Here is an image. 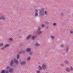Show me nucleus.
Here are the masks:
<instances>
[{"label":"nucleus","mask_w":73,"mask_h":73,"mask_svg":"<svg viewBox=\"0 0 73 73\" xmlns=\"http://www.w3.org/2000/svg\"><path fill=\"white\" fill-rule=\"evenodd\" d=\"M10 41H13V39L12 38H10L9 39Z\"/></svg>","instance_id":"nucleus-29"},{"label":"nucleus","mask_w":73,"mask_h":73,"mask_svg":"<svg viewBox=\"0 0 73 73\" xmlns=\"http://www.w3.org/2000/svg\"><path fill=\"white\" fill-rule=\"evenodd\" d=\"M36 38V36H33L31 38V39L32 40H33L35 39V38Z\"/></svg>","instance_id":"nucleus-13"},{"label":"nucleus","mask_w":73,"mask_h":73,"mask_svg":"<svg viewBox=\"0 0 73 73\" xmlns=\"http://www.w3.org/2000/svg\"><path fill=\"white\" fill-rule=\"evenodd\" d=\"M9 44H7L6 45H5L4 46L3 48H4V49H6V48L9 47Z\"/></svg>","instance_id":"nucleus-7"},{"label":"nucleus","mask_w":73,"mask_h":73,"mask_svg":"<svg viewBox=\"0 0 73 73\" xmlns=\"http://www.w3.org/2000/svg\"><path fill=\"white\" fill-rule=\"evenodd\" d=\"M41 27H38V32L40 31V30H41Z\"/></svg>","instance_id":"nucleus-24"},{"label":"nucleus","mask_w":73,"mask_h":73,"mask_svg":"<svg viewBox=\"0 0 73 73\" xmlns=\"http://www.w3.org/2000/svg\"><path fill=\"white\" fill-rule=\"evenodd\" d=\"M66 70L68 72H70V69H69V68H66Z\"/></svg>","instance_id":"nucleus-25"},{"label":"nucleus","mask_w":73,"mask_h":73,"mask_svg":"<svg viewBox=\"0 0 73 73\" xmlns=\"http://www.w3.org/2000/svg\"><path fill=\"white\" fill-rule=\"evenodd\" d=\"M37 73H40V71L37 70Z\"/></svg>","instance_id":"nucleus-35"},{"label":"nucleus","mask_w":73,"mask_h":73,"mask_svg":"<svg viewBox=\"0 0 73 73\" xmlns=\"http://www.w3.org/2000/svg\"><path fill=\"white\" fill-rule=\"evenodd\" d=\"M35 37H38V36L37 35H36Z\"/></svg>","instance_id":"nucleus-41"},{"label":"nucleus","mask_w":73,"mask_h":73,"mask_svg":"<svg viewBox=\"0 0 73 73\" xmlns=\"http://www.w3.org/2000/svg\"><path fill=\"white\" fill-rule=\"evenodd\" d=\"M8 73V71H6V72H5V71L4 70H3L2 72H1V73Z\"/></svg>","instance_id":"nucleus-9"},{"label":"nucleus","mask_w":73,"mask_h":73,"mask_svg":"<svg viewBox=\"0 0 73 73\" xmlns=\"http://www.w3.org/2000/svg\"><path fill=\"white\" fill-rule=\"evenodd\" d=\"M1 20V17H0V20Z\"/></svg>","instance_id":"nucleus-44"},{"label":"nucleus","mask_w":73,"mask_h":73,"mask_svg":"<svg viewBox=\"0 0 73 73\" xmlns=\"http://www.w3.org/2000/svg\"><path fill=\"white\" fill-rule=\"evenodd\" d=\"M44 23L46 24H49V23L48 21H44Z\"/></svg>","instance_id":"nucleus-22"},{"label":"nucleus","mask_w":73,"mask_h":73,"mask_svg":"<svg viewBox=\"0 0 73 73\" xmlns=\"http://www.w3.org/2000/svg\"><path fill=\"white\" fill-rule=\"evenodd\" d=\"M19 32H21V29H19Z\"/></svg>","instance_id":"nucleus-43"},{"label":"nucleus","mask_w":73,"mask_h":73,"mask_svg":"<svg viewBox=\"0 0 73 73\" xmlns=\"http://www.w3.org/2000/svg\"><path fill=\"white\" fill-rule=\"evenodd\" d=\"M31 59V57H29L28 58L27 60L28 61H29Z\"/></svg>","instance_id":"nucleus-32"},{"label":"nucleus","mask_w":73,"mask_h":73,"mask_svg":"<svg viewBox=\"0 0 73 73\" xmlns=\"http://www.w3.org/2000/svg\"><path fill=\"white\" fill-rule=\"evenodd\" d=\"M39 70H42L43 69L42 68V67L41 66H39Z\"/></svg>","instance_id":"nucleus-14"},{"label":"nucleus","mask_w":73,"mask_h":73,"mask_svg":"<svg viewBox=\"0 0 73 73\" xmlns=\"http://www.w3.org/2000/svg\"><path fill=\"white\" fill-rule=\"evenodd\" d=\"M9 70V72H10V73H11V72H13V69H10Z\"/></svg>","instance_id":"nucleus-17"},{"label":"nucleus","mask_w":73,"mask_h":73,"mask_svg":"<svg viewBox=\"0 0 73 73\" xmlns=\"http://www.w3.org/2000/svg\"><path fill=\"white\" fill-rule=\"evenodd\" d=\"M10 69V66H7L6 67V70L9 71V70Z\"/></svg>","instance_id":"nucleus-8"},{"label":"nucleus","mask_w":73,"mask_h":73,"mask_svg":"<svg viewBox=\"0 0 73 73\" xmlns=\"http://www.w3.org/2000/svg\"><path fill=\"white\" fill-rule=\"evenodd\" d=\"M20 54H21V53H25V51H21V52L20 53Z\"/></svg>","instance_id":"nucleus-27"},{"label":"nucleus","mask_w":73,"mask_h":73,"mask_svg":"<svg viewBox=\"0 0 73 73\" xmlns=\"http://www.w3.org/2000/svg\"><path fill=\"white\" fill-rule=\"evenodd\" d=\"M35 16H38V13L37 12H35Z\"/></svg>","instance_id":"nucleus-19"},{"label":"nucleus","mask_w":73,"mask_h":73,"mask_svg":"<svg viewBox=\"0 0 73 73\" xmlns=\"http://www.w3.org/2000/svg\"><path fill=\"white\" fill-rule=\"evenodd\" d=\"M1 17L2 19V20H5L6 19H5V18L4 17V16H1Z\"/></svg>","instance_id":"nucleus-11"},{"label":"nucleus","mask_w":73,"mask_h":73,"mask_svg":"<svg viewBox=\"0 0 73 73\" xmlns=\"http://www.w3.org/2000/svg\"><path fill=\"white\" fill-rule=\"evenodd\" d=\"M35 11H36V12H38V11H37V9H36L35 10Z\"/></svg>","instance_id":"nucleus-40"},{"label":"nucleus","mask_w":73,"mask_h":73,"mask_svg":"<svg viewBox=\"0 0 73 73\" xmlns=\"http://www.w3.org/2000/svg\"><path fill=\"white\" fill-rule=\"evenodd\" d=\"M57 23H54L52 24L53 26L54 27H56L57 26Z\"/></svg>","instance_id":"nucleus-15"},{"label":"nucleus","mask_w":73,"mask_h":73,"mask_svg":"<svg viewBox=\"0 0 73 73\" xmlns=\"http://www.w3.org/2000/svg\"><path fill=\"white\" fill-rule=\"evenodd\" d=\"M61 65L62 66H64L63 64H61Z\"/></svg>","instance_id":"nucleus-37"},{"label":"nucleus","mask_w":73,"mask_h":73,"mask_svg":"<svg viewBox=\"0 0 73 73\" xmlns=\"http://www.w3.org/2000/svg\"><path fill=\"white\" fill-rule=\"evenodd\" d=\"M42 68L43 69L45 70V69H46L47 68V66H46V65L45 64H43L42 65Z\"/></svg>","instance_id":"nucleus-4"},{"label":"nucleus","mask_w":73,"mask_h":73,"mask_svg":"<svg viewBox=\"0 0 73 73\" xmlns=\"http://www.w3.org/2000/svg\"><path fill=\"white\" fill-rule=\"evenodd\" d=\"M38 33L39 34H41V33H42V31H40Z\"/></svg>","instance_id":"nucleus-28"},{"label":"nucleus","mask_w":73,"mask_h":73,"mask_svg":"<svg viewBox=\"0 0 73 73\" xmlns=\"http://www.w3.org/2000/svg\"><path fill=\"white\" fill-rule=\"evenodd\" d=\"M41 27H42V28H44V27H45V25H44V24H42L41 25Z\"/></svg>","instance_id":"nucleus-26"},{"label":"nucleus","mask_w":73,"mask_h":73,"mask_svg":"<svg viewBox=\"0 0 73 73\" xmlns=\"http://www.w3.org/2000/svg\"><path fill=\"white\" fill-rule=\"evenodd\" d=\"M70 33H72V34H73V31H71Z\"/></svg>","instance_id":"nucleus-36"},{"label":"nucleus","mask_w":73,"mask_h":73,"mask_svg":"<svg viewBox=\"0 0 73 73\" xmlns=\"http://www.w3.org/2000/svg\"><path fill=\"white\" fill-rule=\"evenodd\" d=\"M40 11L39 13L40 16L42 17L44 16V11H45V9L44 8H42L41 9H40L39 10Z\"/></svg>","instance_id":"nucleus-2"},{"label":"nucleus","mask_w":73,"mask_h":73,"mask_svg":"<svg viewBox=\"0 0 73 73\" xmlns=\"http://www.w3.org/2000/svg\"><path fill=\"white\" fill-rule=\"evenodd\" d=\"M70 69L71 70H72V71H73V67L72 66H71L70 67Z\"/></svg>","instance_id":"nucleus-31"},{"label":"nucleus","mask_w":73,"mask_h":73,"mask_svg":"<svg viewBox=\"0 0 73 73\" xmlns=\"http://www.w3.org/2000/svg\"><path fill=\"white\" fill-rule=\"evenodd\" d=\"M63 54L65 56V53H63Z\"/></svg>","instance_id":"nucleus-42"},{"label":"nucleus","mask_w":73,"mask_h":73,"mask_svg":"<svg viewBox=\"0 0 73 73\" xmlns=\"http://www.w3.org/2000/svg\"><path fill=\"white\" fill-rule=\"evenodd\" d=\"M21 36H19V38H21Z\"/></svg>","instance_id":"nucleus-39"},{"label":"nucleus","mask_w":73,"mask_h":73,"mask_svg":"<svg viewBox=\"0 0 73 73\" xmlns=\"http://www.w3.org/2000/svg\"><path fill=\"white\" fill-rule=\"evenodd\" d=\"M51 38L53 40L55 38V36H51Z\"/></svg>","instance_id":"nucleus-23"},{"label":"nucleus","mask_w":73,"mask_h":73,"mask_svg":"<svg viewBox=\"0 0 73 73\" xmlns=\"http://www.w3.org/2000/svg\"><path fill=\"white\" fill-rule=\"evenodd\" d=\"M35 45L36 46H40V44H38V43L36 42L35 43Z\"/></svg>","instance_id":"nucleus-10"},{"label":"nucleus","mask_w":73,"mask_h":73,"mask_svg":"<svg viewBox=\"0 0 73 73\" xmlns=\"http://www.w3.org/2000/svg\"><path fill=\"white\" fill-rule=\"evenodd\" d=\"M44 15H48V12H47V11H44Z\"/></svg>","instance_id":"nucleus-21"},{"label":"nucleus","mask_w":73,"mask_h":73,"mask_svg":"<svg viewBox=\"0 0 73 73\" xmlns=\"http://www.w3.org/2000/svg\"><path fill=\"white\" fill-rule=\"evenodd\" d=\"M31 36H32V35L31 34L29 35L26 38V40H29V38H31Z\"/></svg>","instance_id":"nucleus-5"},{"label":"nucleus","mask_w":73,"mask_h":73,"mask_svg":"<svg viewBox=\"0 0 73 73\" xmlns=\"http://www.w3.org/2000/svg\"><path fill=\"white\" fill-rule=\"evenodd\" d=\"M26 61H22L21 62V65H25V64H26Z\"/></svg>","instance_id":"nucleus-3"},{"label":"nucleus","mask_w":73,"mask_h":73,"mask_svg":"<svg viewBox=\"0 0 73 73\" xmlns=\"http://www.w3.org/2000/svg\"><path fill=\"white\" fill-rule=\"evenodd\" d=\"M20 54H18L17 55V59H19V58H20Z\"/></svg>","instance_id":"nucleus-18"},{"label":"nucleus","mask_w":73,"mask_h":73,"mask_svg":"<svg viewBox=\"0 0 73 73\" xmlns=\"http://www.w3.org/2000/svg\"><path fill=\"white\" fill-rule=\"evenodd\" d=\"M64 63L65 64H69V62L68 60H65L64 61Z\"/></svg>","instance_id":"nucleus-16"},{"label":"nucleus","mask_w":73,"mask_h":73,"mask_svg":"<svg viewBox=\"0 0 73 73\" xmlns=\"http://www.w3.org/2000/svg\"><path fill=\"white\" fill-rule=\"evenodd\" d=\"M31 51V49L30 48H28L26 49V51L27 52H30Z\"/></svg>","instance_id":"nucleus-6"},{"label":"nucleus","mask_w":73,"mask_h":73,"mask_svg":"<svg viewBox=\"0 0 73 73\" xmlns=\"http://www.w3.org/2000/svg\"><path fill=\"white\" fill-rule=\"evenodd\" d=\"M33 54V52H30V55H31V56H32V54Z\"/></svg>","instance_id":"nucleus-33"},{"label":"nucleus","mask_w":73,"mask_h":73,"mask_svg":"<svg viewBox=\"0 0 73 73\" xmlns=\"http://www.w3.org/2000/svg\"><path fill=\"white\" fill-rule=\"evenodd\" d=\"M4 45V44L3 43H2L0 44V46H2Z\"/></svg>","instance_id":"nucleus-30"},{"label":"nucleus","mask_w":73,"mask_h":73,"mask_svg":"<svg viewBox=\"0 0 73 73\" xmlns=\"http://www.w3.org/2000/svg\"><path fill=\"white\" fill-rule=\"evenodd\" d=\"M15 62V64H17V65H18V64H19V62L16 60V58H14V61L12 60L11 61L10 63V66H12V67H13L14 65V63Z\"/></svg>","instance_id":"nucleus-1"},{"label":"nucleus","mask_w":73,"mask_h":73,"mask_svg":"<svg viewBox=\"0 0 73 73\" xmlns=\"http://www.w3.org/2000/svg\"><path fill=\"white\" fill-rule=\"evenodd\" d=\"M66 52L67 53H68L69 52V49L68 48V47H66Z\"/></svg>","instance_id":"nucleus-12"},{"label":"nucleus","mask_w":73,"mask_h":73,"mask_svg":"<svg viewBox=\"0 0 73 73\" xmlns=\"http://www.w3.org/2000/svg\"><path fill=\"white\" fill-rule=\"evenodd\" d=\"M61 46L62 48H63V47H64V45L62 44L61 45Z\"/></svg>","instance_id":"nucleus-34"},{"label":"nucleus","mask_w":73,"mask_h":73,"mask_svg":"<svg viewBox=\"0 0 73 73\" xmlns=\"http://www.w3.org/2000/svg\"><path fill=\"white\" fill-rule=\"evenodd\" d=\"M60 15L61 16H62V17L64 16V14L63 13H60Z\"/></svg>","instance_id":"nucleus-20"},{"label":"nucleus","mask_w":73,"mask_h":73,"mask_svg":"<svg viewBox=\"0 0 73 73\" xmlns=\"http://www.w3.org/2000/svg\"><path fill=\"white\" fill-rule=\"evenodd\" d=\"M46 29H48L49 28V27L48 26H47L46 27Z\"/></svg>","instance_id":"nucleus-38"}]
</instances>
